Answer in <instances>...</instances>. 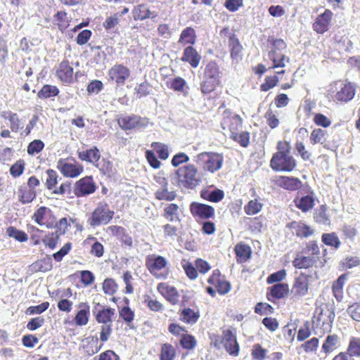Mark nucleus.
Returning <instances> with one entry per match:
<instances>
[{"instance_id": "f257e3e1", "label": "nucleus", "mask_w": 360, "mask_h": 360, "mask_svg": "<svg viewBox=\"0 0 360 360\" xmlns=\"http://www.w3.org/2000/svg\"><path fill=\"white\" fill-rule=\"evenodd\" d=\"M278 151L276 153L271 161L270 166L275 171H292L296 166L295 160L290 155V148L287 143L278 142Z\"/></svg>"}, {"instance_id": "f03ea898", "label": "nucleus", "mask_w": 360, "mask_h": 360, "mask_svg": "<svg viewBox=\"0 0 360 360\" xmlns=\"http://www.w3.org/2000/svg\"><path fill=\"white\" fill-rule=\"evenodd\" d=\"M221 72L218 65L210 61L205 66L202 80L200 82V91L203 94H207L213 91L220 83Z\"/></svg>"}, {"instance_id": "7ed1b4c3", "label": "nucleus", "mask_w": 360, "mask_h": 360, "mask_svg": "<svg viewBox=\"0 0 360 360\" xmlns=\"http://www.w3.org/2000/svg\"><path fill=\"white\" fill-rule=\"evenodd\" d=\"M114 215V212L110 210L106 202H99L87 219V223L91 227L108 224Z\"/></svg>"}, {"instance_id": "20e7f679", "label": "nucleus", "mask_w": 360, "mask_h": 360, "mask_svg": "<svg viewBox=\"0 0 360 360\" xmlns=\"http://www.w3.org/2000/svg\"><path fill=\"white\" fill-rule=\"evenodd\" d=\"M194 161L205 170L213 173L221 169L224 159L218 153L203 152L195 156Z\"/></svg>"}, {"instance_id": "39448f33", "label": "nucleus", "mask_w": 360, "mask_h": 360, "mask_svg": "<svg viewBox=\"0 0 360 360\" xmlns=\"http://www.w3.org/2000/svg\"><path fill=\"white\" fill-rule=\"evenodd\" d=\"M176 174L178 176L179 183L184 187L193 189L200 182V177L198 174V170L193 165H188L179 167Z\"/></svg>"}, {"instance_id": "423d86ee", "label": "nucleus", "mask_w": 360, "mask_h": 360, "mask_svg": "<svg viewBox=\"0 0 360 360\" xmlns=\"http://www.w3.org/2000/svg\"><path fill=\"white\" fill-rule=\"evenodd\" d=\"M312 276L305 274H300L295 278L290 290L291 299L296 300L305 296L308 293L309 284Z\"/></svg>"}, {"instance_id": "0eeeda50", "label": "nucleus", "mask_w": 360, "mask_h": 360, "mask_svg": "<svg viewBox=\"0 0 360 360\" xmlns=\"http://www.w3.org/2000/svg\"><path fill=\"white\" fill-rule=\"evenodd\" d=\"M167 264L166 259L162 256L150 255L146 257V265L149 272L158 278H165L161 271Z\"/></svg>"}, {"instance_id": "6e6552de", "label": "nucleus", "mask_w": 360, "mask_h": 360, "mask_svg": "<svg viewBox=\"0 0 360 360\" xmlns=\"http://www.w3.org/2000/svg\"><path fill=\"white\" fill-rule=\"evenodd\" d=\"M148 123V118L134 115L124 116L118 119L120 127L124 130L144 128Z\"/></svg>"}, {"instance_id": "1a4fd4ad", "label": "nucleus", "mask_w": 360, "mask_h": 360, "mask_svg": "<svg viewBox=\"0 0 360 360\" xmlns=\"http://www.w3.org/2000/svg\"><path fill=\"white\" fill-rule=\"evenodd\" d=\"M317 314L314 319H316V324L321 326L325 330L330 329L335 319L334 309L327 305L321 307L316 311Z\"/></svg>"}, {"instance_id": "9d476101", "label": "nucleus", "mask_w": 360, "mask_h": 360, "mask_svg": "<svg viewBox=\"0 0 360 360\" xmlns=\"http://www.w3.org/2000/svg\"><path fill=\"white\" fill-rule=\"evenodd\" d=\"M57 168L67 177L74 178L83 172V167L79 163H71L68 160L60 159L57 162Z\"/></svg>"}, {"instance_id": "9b49d317", "label": "nucleus", "mask_w": 360, "mask_h": 360, "mask_svg": "<svg viewBox=\"0 0 360 360\" xmlns=\"http://www.w3.org/2000/svg\"><path fill=\"white\" fill-rule=\"evenodd\" d=\"M108 75L110 79L117 84H124L130 76V70L122 64H116L108 70Z\"/></svg>"}, {"instance_id": "f8f14e48", "label": "nucleus", "mask_w": 360, "mask_h": 360, "mask_svg": "<svg viewBox=\"0 0 360 360\" xmlns=\"http://www.w3.org/2000/svg\"><path fill=\"white\" fill-rule=\"evenodd\" d=\"M96 185L91 176H85L75 184V194L78 196H84L94 193Z\"/></svg>"}, {"instance_id": "ddd939ff", "label": "nucleus", "mask_w": 360, "mask_h": 360, "mask_svg": "<svg viewBox=\"0 0 360 360\" xmlns=\"http://www.w3.org/2000/svg\"><path fill=\"white\" fill-rule=\"evenodd\" d=\"M190 211L194 217L207 219L212 218L214 215V209L210 205L193 202L190 205Z\"/></svg>"}, {"instance_id": "4468645a", "label": "nucleus", "mask_w": 360, "mask_h": 360, "mask_svg": "<svg viewBox=\"0 0 360 360\" xmlns=\"http://www.w3.org/2000/svg\"><path fill=\"white\" fill-rule=\"evenodd\" d=\"M242 125V120L239 115L233 114L226 110L223 112L221 127L224 129H228L231 134L236 132Z\"/></svg>"}, {"instance_id": "2eb2a0df", "label": "nucleus", "mask_w": 360, "mask_h": 360, "mask_svg": "<svg viewBox=\"0 0 360 360\" xmlns=\"http://www.w3.org/2000/svg\"><path fill=\"white\" fill-rule=\"evenodd\" d=\"M223 343L226 351L231 355L237 356L239 351V345L236 340V333L228 329L223 332Z\"/></svg>"}, {"instance_id": "dca6fc26", "label": "nucleus", "mask_w": 360, "mask_h": 360, "mask_svg": "<svg viewBox=\"0 0 360 360\" xmlns=\"http://www.w3.org/2000/svg\"><path fill=\"white\" fill-rule=\"evenodd\" d=\"M333 16V13L326 9L323 13L319 15L313 24L314 30L317 33L323 34L326 32L328 28Z\"/></svg>"}, {"instance_id": "f3484780", "label": "nucleus", "mask_w": 360, "mask_h": 360, "mask_svg": "<svg viewBox=\"0 0 360 360\" xmlns=\"http://www.w3.org/2000/svg\"><path fill=\"white\" fill-rule=\"evenodd\" d=\"M157 289L158 292L172 304H176L178 303L179 295L176 288L171 286L166 283H161L158 284Z\"/></svg>"}, {"instance_id": "a211bd4d", "label": "nucleus", "mask_w": 360, "mask_h": 360, "mask_svg": "<svg viewBox=\"0 0 360 360\" xmlns=\"http://www.w3.org/2000/svg\"><path fill=\"white\" fill-rule=\"evenodd\" d=\"M181 60L188 63L192 68H197L201 60V56L191 46H187L184 51Z\"/></svg>"}, {"instance_id": "6ab92c4d", "label": "nucleus", "mask_w": 360, "mask_h": 360, "mask_svg": "<svg viewBox=\"0 0 360 360\" xmlns=\"http://www.w3.org/2000/svg\"><path fill=\"white\" fill-rule=\"evenodd\" d=\"M73 68L68 61H63L57 70V76L61 82L70 84L73 81Z\"/></svg>"}, {"instance_id": "aec40b11", "label": "nucleus", "mask_w": 360, "mask_h": 360, "mask_svg": "<svg viewBox=\"0 0 360 360\" xmlns=\"http://www.w3.org/2000/svg\"><path fill=\"white\" fill-rule=\"evenodd\" d=\"M276 183L278 186L290 191L297 190L302 186L301 181L295 177L279 176Z\"/></svg>"}, {"instance_id": "412c9836", "label": "nucleus", "mask_w": 360, "mask_h": 360, "mask_svg": "<svg viewBox=\"0 0 360 360\" xmlns=\"http://www.w3.org/2000/svg\"><path fill=\"white\" fill-rule=\"evenodd\" d=\"M229 46L232 60L235 63H238V61L242 59L243 46L234 34L229 37Z\"/></svg>"}, {"instance_id": "4be33fe9", "label": "nucleus", "mask_w": 360, "mask_h": 360, "mask_svg": "<svg viewBox=\"0 0 360 360\" xmlns=\"http://www.w3.org/2000/svg\"><path fill=\"white\" fill-rule=\"evenodd\" d=\"M355 95V88L351 83L345 84L335 96V101L347 102Z\"/></svg>"}, {"instance_id": "5701e85b", "label": "nucleus", "mask_w": 360, "mask_h": 360, "mask_svg": "<svg viewBox=\"0 0 360 360\" xmlns=\"http://www.w3.org/2000/svg\"><path fill=\"white\" fill-rule=\"evenodd\" d=\"M78 157L82 161H86L95 164L99 160L101 153L96 147H94L89 150L79 151Z\"/></svg>"}, {"instance_id": "b1692460", "label": "nucleus", "mask_w": 360, "mask_h": 360, "mask_svg": "<svg viewBox=\"0 0 360 360\" xmlns=\"http://www.w3.org/2000/svg\"><path fill=\"white\" fill-rule=\"evenodd\" d=\"M288 226L298 237L307 238L313 233L311 228L301 221H292Z\"/></svg>"}, {"instance_id": "393cba45", "label": "nucleus", "mask_w": 360, "mask_h": 360, "mask_svg": "<svg viewBox=\"0 0 360 360\" xmlns=\"http://www.w3.org/2000/svg\"><path fill=\"white\" fill-rule=\"evenodd\" d=\"M315 257H309L304 255L302 252L297 255V257L292 262L293 266L298 269H307L313 266L316 262Z\"/></svg>"}, {"instance_id": "a878e982", "label": "nucleus", "mask_w": 360, "mask_h": 360, "mask_svg": "<svg viewBox=\"0 0 360 360\" xmlns=\"http://www.w3.org/2000/svg\"><path fill=\"white\" fill-rule=\"evenodd\" d=\"M78 307L79 311L75 317V321L77 326H84L89 321V306L84 302H81Z\"/></svg>"}, {"instance_id": "bb28decb", "label": "nucleus", "mask_w": 360, "mask_h": 360, "mask_svg": "<svg viewBox=\"0 0 360 360\" xmlns=\"http://www.w3.org/2000/svg\"><path fill=\"white\" fill-rule=\"evenodd\" d=\"M132 13L134 20H144L156 16L145 4H140L134 7Z\"/></svg>"}, {"instance_id": "cd10ccee", "label": "nucleus", "mask_w": 360, "mask_h": 360, "mask_svg": "<svg viewBox=\"0 0 360 360\" xmlns=\"http://www.w3.org/2000/svg\"><path fill=\"white\" fill-rule=\"evenodd\" d=\"M115 310L112 308H106L99 310L96 315V320L101 323L112 324Z\"/></svg>"}, {"instance_id": "c85d7f7f", "label": "nucleus", "mask_w": 360, "mask_h": 360, "mask_svg": "<svg viewBox=\"0 0 360 360\" xmlns=\"http://www.w3.org/2000/svg\"><path fill=\"white\" fill-rule=\"evenodd\" d=\"M52 267V259L50 257H46L41 259L37 260L30 265L31 271L34 272L49 271L51 270Z\"/></svg>"}, {"instance_id": "c756f323", "label": "nucleus", "mask_w": 360, "mask_h": 360, "mask_svg": "<svg viewBox=\"0 0 360 360\" xmlns=\"http://www.w3.org/2000/svg\"><path fill=\"white\" fill-rule=\"evenodd\" d=\"M195 41L196 35L194 29L187 27L182 30L178 43L184 46L186 44L193 45L195 43Z\"/></svg>"}, {"instance_id": "7c9ffc66", "label": "nucleus", "mask_w": 360, "mask_h": 360, "mask_svg": "<svg viewBox=\"0 0 360 360\" xmlns=\"http://www.w3.org/2000/svg\"><path fill=\"white\" fill-rule=\"evenodd\" d=\"M271 296L276 299L285 297L289 293V287L287 283H278L269 288Z\"/></svg>"}, {"instance_id": "2f4dec72", "label": "nucleus", "mask_w": 360, "mask_h": 360, "mask_svg": "<svg viewBox=\"0 0 360 360\" xmlns=\"http://www.w3.org/2000/svg\"><path fill=\"white\" fill-rule=\"evenodd\" d=\"M36 198V191L32 188H30L26 186H21L18 190L19 200L27 204L31 202Z\"/></svg>"}, {"instance_id": "473e14b6", "label": "nucleus", "mask_w": 360, "mask_h": 360, "mask_svg": "<svg viewBox=\"0 0 360 360\" xmlns=\"http://www.w3.org/2000/svg\"><path fill=\"white\" fill-rule=\"evenodd\" d=\"M95 165L102 174L108 177H112L116 173V169L113 167L112 162L108 160L102 159Z\"/></svg>"}, {"instance_id": "72a5a7b5", "label": "nucleus", "mask_w": 360, "mask_h": 360, "mask_svg": "<svg viewBox=\"0 0 360 360\" xmlns=\"http://www.w3.org/2000/svg\"><path fill=\"white\" fill-rule=\"evenodd\" d=\"M304 255L309 256V257H315V262L319 259L320 250L317 243L314 240L309 241L301 251Z\"/></svg>"}, {"instance_id": "f704fd0d", "label": "nucleus", "mask_w": 360, "mask_h": 360, "mask_svg": "<svg viewBox=\"0 0 360 360\" xmlns=\"http://www.w3.org/2000/svg\"><path fill=\"white\" fill-rule=\"evenodd\" d=\"M179 207L178 205L171 203L164 209V217L169 221H180L179 214Z\"/></svg>"}, {"instance_id": "c9c22d12", "label": "nucleus", "mask_w": 360, "mask_h": 360, "mask_svg": "<svg viewBox=\"0 0 360 360\" xmlns=\"http://www.w3.org/2000/svg\"><path fill=\"white\" fill-rule=\"evenodd\" d=\"M199 317V312L195 311L190 308L184 309L180 314L181 320L189 324L195 323L198 321Z\"/></svg>"}, {"instance_id": "e433bc0d", "label": "nucleus", "mask_w": 360, "mask_h": 360, "mask_svg": "<svg viewBox=\"0 0 360 360\" xmlns=\"http://www.w3.org/2000/svg\"><path fill=\"white\" fill-rule=\"evenodd\" d=\"M235 252L239 262H246L250 257L251 250L248 245L237 244L235 247Z\"/></svg>"}, {"instance_id": "4c0bfd02", "label": "nucleus", "mask_w": 360, "mask_h": 360, "mask_svg": "<svg viewBox=\"0 0 360 360\" xmlns=\"http://www.w3.org/2000/svg\"><path fill=\"white\" fill-rule=\"evenodd\" d=\"M295 203L302 212H307L314 206V198L313 196L307 195L296 200Z\"/></svg>"}, {"instance_id": "58836bf2", "label": "nucleus", "mask_w": 360, "mask_h": 360, "mask_svg": "<svg viewBox=\"0 0 360 360\" xmlns=\"http://www.w3.org/2000/svg\"><path fill=\"white\" fill-rule=\"evenodd\" d=\"M347 279V274L341 275L333 285V292L338 301L342 298V288Z\"/></svg>"}, {"instance_id": "ea45409f", "label": "nucleus", "mask_w": 360, "mask_h": 360, "mask_svg": "<svg viewBox=\"0 0 360 360\" xmlns=\"http://www.w3.org/2000/svg\"><path fill=\"white\" fill-rule=\"evenodd\" d=\"M347 351L352 356L360 357V338H350Z\"/></svg>"}, {"instance_id": "a19ab883", "label": "nucleus", "mask_w": 360, "mask_h": 360, "mask_svg": "<svg viewBox=\"0 0 360 360\" xmlns=\"http://www.w3.org/2000/svg\"><path fill=\"white\" fill-rule=\"evenodd\" d=\"M155 198L159 200L172 201L176 197L174 191H169L168 187L165 188H159L155 193Z\"/></svg>"}, {"instance_id": "79ce46f5", "label": "nucleus", "mask_w": 360, "mask_h": 360, "mask_svg": "<svg viewBox=\"0 0 360 360\" xmlns=\"http://www.w3.org/2000/svg\"><path fill=\"white\" fill-rule=\"evenodd\" d=\"M59 90L56 86L46 84L43 86L41 89L38 92V97L39 98L45 99L52 96H56L58 94Z\"/></svg>"}, {"instance_id": "37998d69", "label": "nucleus", "mask_w": 360, "mask_h": 360, "mask_svg": "<svg viewBox=\"0 0 360 360\" xmlns=\"http://www.w3.org/2000/svg\"><path fill=\"white\" fill-rule=\"evenodd\" d=\"M314 219L317 223L321 224H330V220L326 212V207L325 205H321L318 210H316L314 214Z\"/></svg>"}, {"instance_id": "c03bdc74", "label": "nucleus", "mask_w": 360, "mask_h": 360, "mask_svg": "<svg viewBox=\"0 0 360 360\" xmlns=\"http://www.w3.org/2000/svg\"><path fill=\"white\" fill-rule=\"evenodd\" d=\"M338 340V338L336 335H328L321 347V351L325 354L333 352L335 348Z\"/></svg>"}, {"instance_id": "a18cd8bd", "label": "nucleus", "mask_w": 360, "mask_h": 360, "mask_svg": "<svg viewBox=\"0 0 360 360\" xmlns=\"http://www.w3.org/2000/svg\"><path fill=\"white\" fill-rule=\"evenodd\" d=\"M262 208V203L257 200H252L244 207V211L248 215H254L260 212Z\"/></svg>"}, {"instance_id": "49530a36", "label": "nucleus", "mask_w": 360, "mask_h": 360, "mask_svg": "<svg viewBox=\"0 0 360 360\" xmlns=\"http://www.w3.org/2000/svg\"><path fill=\"white\" fill-rule=\"evenodd\" d=\"M322 241L324 244L338 248L341 244L338 237L335 233H324L322 235Z\"/></svg>"}, {"instance_id": "de8ad7c7", "label": "nucleus", "mask_w": 360, "mask_h": 360, "mask_svg": "<svg viewBox=\"0 0 360 360\" xmlns=\"http://www.w3.org/2000/svg\"><path fill=\"white\" fill-rule=\"evenodd\" d=\"M230 137L243 147H247L250 142V134L245 131L239 134L236 131L233 132L230 134Z\"/></svg>"}, {"instance_id": "09e8293b", "label": "nucleus", "mask_w": 360, "mask_h": 360, "mask_svg": "<svg viewBox=\"0 0 360 360\" xmlns=\"http://www.w3.org/2000/svg\"><path fill=\"white\" fill-rule=\"evenodd\" d=\"M176 354L174 347L169 344H164L162 346L160 360H173Z\"/></svg>"}, {"instance_id": "8fccbe9b", "label": "nucleus", "mask_w": 360, "mask_h": 360, "mask_svg": "<svg viewBox=\"0 0 360 360\" xmlns=\"http://www.w3.org/2000/svg\"><path fill=\"white\" fill-rule=\"evenodd\" d=\"M326 135V131L321 129H314L309 137L310 143L312 145H315L316 143H323L324 137Z\"/></svg>"}, {"instance_id": "3c124183", "label": "nucleus", "mask_w": 360, "mask_h": 360, "mask_svg": "<svg viewBox=\"0 0 360 360\" xmlns=\"http://www.w3.org/2000/svg\"><path fill=\"white\" fill-rule=\"evenodd\" d=\"M6 233L8 236L14 238L20 242H25L27 240V236L25 232L18 230L13 226H10L7 229Z\"/></svg>"}, {"instance_id": "603ef678", "label": "nucleus", "mask_w": 360, "mask_h": 360, "mask_svg": "<svg viewBox=\"0 0 360 360\" xmlns=\"http://www.w3.org/2000/svg\"><path fill=\"white\" fill-rule=\"evenodd\" d=\"M151 146L153 148L154 150H156L157 153L158 154V156L162 160H166L169 156L168 153V147L167 145L158 143V142H153L151 144Z\"/></svg>"}, {"instance_id": "864d4df0", "label": "nucleus", "mask_w": 360, "mask_h": 360, "mask_svg": "<svg viewBox=\"0 0 360 360\" xmlns=\"http://www.w3.org/2000/svg\"><path fill=\"white\" fill-rule=\"evenodd\" d=\"M269 58L273 61V68H282L285 66V60L286 58L284 55H280L275 51H271L269 52Z\"/></svg>"}, {"instance_id": "5fc2aeb1", "label": "nucleus", "mask_w": 360, "mask_h": 360, "mask_svg": "<svg viewBox=\"0 0 360 360\" xmlns=\"http://www.w3.org/2000/svg\"><path fill=\"white\" fill-rule=\"evenodd\" d=\"M59 236L57 232L51 233L46 235L43 239V243L46 246L49 247L51 249H54L58 242Z\"/></svg>"}, {"instance_id": "6e6d98bb", "label": "nucleus", "mask_w": 360, "mask_h": 360, "mask_svg": "<svg viewBox=\"0 0 360 360\" xmlns=\"http://www.w3.org/2000/svg\"><path fill=\"white\" fill-rule=\"evenodd\" d=\"M119 315L127 324L132 322L134 318V311L128 306L123 307L119 311Z\"/></svg>"}, {"instance_id": "4d7b16f0", "label": "nucleus", "mask_w": 360, "mask_h": 360, "mask_svg": "<svg viewBox=\"0 0 360 360\" xmlns=\"http://www.w3.org/2000/svg\"><path fill=\"white\" fill-rule=\"evenodd\" d=\"M180 344L183 348L191 349L195 347L196 342L193 336L184 334L180 340Z\"/></svg>"}, {"instance_id": "13d9d810", "label": "nucleus", "mask_w": 360, "mask_h": 360, "mask_svg": "<svg viewBox=\"0 0 360 360\" xmlns=\"http://www.w3.org/2000/svg\"><path fill=\"white\" fill-rule=\"evenodd\" d=\"M44 147V143L40 140H34L32 141L27 147V153L30 155L39 153Z\"/></svg>"}, {"instance_id": "bf43d9fd", "label": "nucleus", "mask_w": 360, "mask_h": 360, "mask_svg": "<svg viewBox=\"0 0 360 360\" xmlns=\"http://www.w3.org/2000/svg\"><path fill=\"white\" fill-rule=\"evenodd\" d=\"M49 307L48 302H44L41 304L37 306H32L27 309L26 314H40L45 311Z\"/></svg>"}, {"instance_id": "052dcab7", "label": "nucleus", "mask_w": 360, "mask_h": 360, "mask_svg": "<svg viewBox=\"0 0 360 360\" xmlns=\"http://www.w3.org/2000/svg\"><path fill=\"white\" fill-rule=\"evenodd\" d=\"M103 290L105 294L113 295L117 290V285L112 278H106L103 283Z\"/></svg>"}, {"instance_id": "680f3d73", "label": "nucleus", "mask_w": 360, "mask_h": 360, "mask_svg": "<svg viewBox=\"0 0 360 360\" xmlns=\"http://www.w3.org/2000/svg\"><path fill=\"white\" fill-rule=\"evenodd\" d=\"M186 85V81L183 78L178 77L172 81L170 88L175 91L184 92Z\"/></svg>"}, {"instance_id": "e2e57ef3", "label": "nucleus", "mask_w": 360, "mask_h": 360, "mask_svg": "<svg viewBox=\"0 0 360 360\" xmlns=\"http://www.w3.org/2000/svg\"><path fill=\"white\" fill-rule=\"evenodd\" d=\"M274 308L267 303L259 302L256 304L255 307V313L263 315L264 314H271L273 313Z\"/></svg>"}, {"instance_id": "0e129e2a", "label": "nucleus", "mask_w": 360, "mask_h": 360, "mask_svg": "<svg viewBox=\"0 0 360 360\" xmlns=\"http://www.w3.org/2000/svg\"><path fill=\"white\" fill-rule=\"evenodd\" d=\"M24 162L23 160H18L14 165H13L10 169L11 174L14 177L20 176L24 170Z\"/></svg>"}, {"instance_id": "69168bd1", "label": "nucleus", "mask_w": 360, "mask_h": 360, "mask_svg": "<svg viewBox=\"0 0 360 360\" xmlns=\"http://www.w3.org/2000/svg\"><path fill=\"white\" fill-rule=\"evenodd\" d=\"M150 84L147 82H143L135 87L134 90L139 98L146 96L150 94Z\"/></svg>"}, {"instance_id": "338daca9", "label": "nucleus", "mask_w": 360, "mask_h": 360, "mask_svg": "<svg viewBox=\"0 0 360 360\" xmlns=\"http://www.w3.org/2000/svg\"><path fill=\"white\" fill-rule=\"evenodd\" d=\"M48 209L46 207H40L37 209L32 216V219L37 222L38 224L41 225L44 224V216L47 212Z\"/></svg>"}, {"instance_id": "774afa93", "label": "nucleus", "mask_w": 360, "mask_h": 360, "mask_svg": "<svg viewBox=\"0 0 360 360\" xmlns=\"http://www.w3.org/2000/svg\"><path fill=\"white\" fill-rule=\"evenodd\" d=\"M266 350L263 349L259 345L257 344L253 346L252 355L253 359L256 360H263L265 358Z\"/></svg>"}]
</instances>
